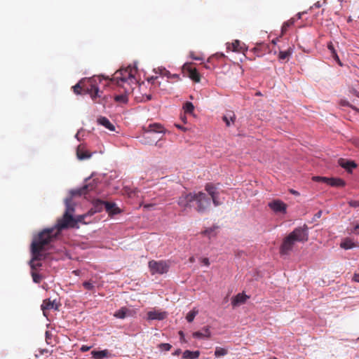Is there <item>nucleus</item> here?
<instances>
[{
	"instance_id": "1",
	"label": "nucleus",
	"mask_w": 359,
	"mask_h": 359,
	"mask_svg": "<svg viewBox=\"0 0 359 359\" xmlns=\"http://www.w3.org/2000/svg\"><path fill=\"white\" fill-rule=\"evenodd\" d=\"M53 228L46 229L35 236L31 244L32 259L29 265L32 271L41 266L40 261L44 259L43 252L46 250L48 245L53 240Z\"/></svg>"
},
{
	"instance_id": "2",
	"label": "nucleus",
	"mask_w": 359,
	"mask_h": 359,
	"mask_svg": "<svg viewBox=\"0 0 359 359\" xmlns=\"http://www.w3.org/2000/svg\"><path fill=\"white\" fill-rule=\"evenodd\" d=\"M137 72V69L135 65H129L126 68H121L116 71L110 81L123 87L126 93H130L133 86H136L137 83L135 77Z\"/></svg>"
},
{
	"instance_id": "3",
	"label": "nucleus",
	"mask_w": 359,
	"mask_h": 359,
	"mask_svg": "<svg viewBox=\"0 0 359 359\" xmlns=\"http://www.w3.org/2000/svg\"><path fill=\"white\" fill-rule=\"evenodd\" d=\"M65 203L66 210L63 217L57 219L55 228H53L54 238L57 236V235L59 234L62 230L69 227H74L78 222H82L84 217L83 215L79 216L77 219H75L73 217V213L74 212V204L71 197L66 198Z\"/></svg>"
},
{
	"instance_id": "4",
	"label": "nucleus",
	"mask_w": 359,
	"mask_h": 359,
	"mask_svg": "<svg viewBox=\"0 0 359 359\" xmlns=\"http://www.w3.org/2000/svg\"><path fill=\"white\" fill-rule=\"evenodd\" d=\"M308 229L306 224L295 228L283 239L280 248V254L281 255H288L292 250L295 242H306L309 240Z\"/></svg>"
},
{
	"instance_id": "5",
	"label": "nucleus",
	"mask_w": 359,
	"mask_h": 359,
	"mask_svg": "<svg viewBox=\"0 0 359 359\" xmlns=\"http://www.w3.org/2000/svg\"><path fill=\"white\" fill-rule=\"evenodd\" d=\"M102 80V76H94L82 81L83 91L85 93L89 94L91 99L96 103H102L100 100H97L102 97L103 93L100 90L98 86Z\"/></svg>"
},
{
	"instance_id": "6",
	"label": "nucleus",
	"mask_w": 359,
	"mask_h": 359,
	"mask_svg": "<svg viewBox=\"0 0 359 359\" xmlns=\"http://www.w3.org/2000/svg\"><path fill=\"white\" fill-rule=\"evenodd\" d=\"M164 133L165 129L161 124L157 123L149 124L147 128L144 129L143 134L144 143L147 144L157 143L161 137H157L156 135Z\"/></svg>"
},
{
	"instance_id": "7",
	"label": "nucleus",
	"mask_w": 359,
	"mask_h": 359,
	"mask_svg": "<svg viewBox=\"0 0 359 359\" xmlns=\"http://www.w3.org/2000/svg\"><path fill=\"white\" fill-rule=\"evenodd\" d=\"M194 201L196 203V210L200 213L206 212L210 207V197L202 191L194 192Z\"/></svg>"
},
{
	"instance_id": "8",
	"label": "nucleus",
	"mask_w": 359,
	"mask_h": 359,
	"mask_svg": "<svg viewBox=\"0 0 359 359\" xmlns=\"http://www.w3.org/2000/svg\"><path fill=\"white\" fill-rule=\"evenodd\" d=\"M148 266L152 275L163 274L169 269V265L165 261L151 260L148 263Z\"/></svg>"
},
{
	"instance_id": "9",
	"label": "nucleus",
	"mask_w": 359,
	"mask_h": 359,
	"mask_svg": "<svg viewBox=\"0 0 359 359\" xmlns=\"http://www.w3.org/2000/svg\"><path fill=\"white\" fill-rule=\"evenodd\" d=\"M183 71L196 83L201 81V76L197 69L191 64L186 63L183 65Z\"/></svg>"
},
{
	"instance_id": "10",
	"label": "nucleus",
	"mask_w": 359,
	"mask_h": 359,
	"mask_svg": "<svg viewBox=\"0 0 359 359\" xmlns=\"http://www.w3.org/2000/svg\"><path fill=\"white\" fill-rule=\"evenodd\" d=\"M194 201V192L189 193V194H183L178 199L177 203L178 205L186 209L187 208H190V203Z\"/></svg>"
},
{
	"instance_id": "11",
	"label": "nucleus",
	"mask_w": 359,
	"mask_h": 359,
	"mask_svg": "<svg viewBox=\"0 0 359 359\" xmlns=\"http://www.w3.org/2000/svg\"><path fill=\"white\" fill-rule=\"evenodd\" d=\"M268 205L276 213H286L287 205L280 200H273Z\"/></svg>"
},
{
	"instance_id": "12",
	"label": "nucleus",
	"mask_w": 359,
	"mask_h": 359,
	"mask_svg": "<svg viewBox=\"0 0 359 359\" xmlns=\"http://www.w3.org/2000/svg\"><path fill=\"white\" fill-rule=\"evenodd\" d=\"M96 184L95 182V180H92V182H89L88 184L84 185L83 187H81L79 189L72 191L71 194L72 195H85L88 194V192L94 190L95 189Z\"/></svg>"
},
{
	"instance_id": "13",
	"label": "nucleus",
	"mask_w": 359,
	"mask_h": 359,
	"mask_svg": "<svg viewBox=\"0 0 359 359\" xmlns=\"http://www.w3.org/2000/svg\"><path fill=\"white\" fill-rule=\"evenodd\" d=\"M167 316L168 313L165 311H162L160 310H152L147 313V319L149 320H162L166 318Z\"/></svg>"
},
{
	"instance_id": "14",
	"label": "nucleus",
	"mask_w": 359,
	"mask_h": 359,
	"mask_svg": "<svg viewBox=\"0 0 359 359\" xmlns=\"http://www.w3.org/2000/svg\"><path fill=\"white\" fill-rule=\"evenodd\" d=\"M51 309L57 310L55 301H51L49 299H44L41 304V310L43 311V315L47 316L46 311Z\"/></svg>"
},
{
	"instance_id": "15",
	"label": "nucleus",
	"mask_w": 359,
	"mask_h": 359,
	"mask_svg": "<svg viewBox=\"0 0 359 359\" xmlns=\"http://www.w3.org/2000/svg\"><path fill=\"white\" fill-rule=\"evenodd\" d=\"M76 156L79 160H84L89 158L91 156V154L86 149L85 145L80 144L76 149Z\"/></svg>"
},
{
	"instance_id": "16",
	"label": "nucleus",
	"mask_w": 359,
	"mask_h": 359,
	"mask_svg": "<svg viewBox=\"0 0 359 359\" xmlns=\"http://www.w3.org/2000/svg\"><path fill=\"white\" fill-rule=\"evenodd\" d=\"M192 336L194 338L209 339L211 337L210 327L208 326H205L203 327L201 331L194 332L192 334Z\"/></svg>"
},
{
	"instance_id": "17",
	"label": "nucleus",
	"mask_w": 359,
	"mask_h": 359,
	"mask_svg": "<svg viewBox=\"0 0 359 359\" xmlns=\"http://www.w3.org/2000/svg\"><path fill=\"white\" fill-rule=\"evenodd\" d=\"M338 164L343 168L346 169L348 172H351L352 169L357 166L354 161L344 158H339L338 160Z\"/></svg>"
},
{
	"instance_id": "18",
	"label": "nucleus",
	"mask_w": 359,
	"mask_h": 359,
	"mask_svg": "<svg viewBox=\"0 0 359 359\" xmlns=\"http://www.w3.org/2000/svg\"><path fill=\"white\" fill-rule=\"evenodd\" d=\"M248 299H249L248 296L243 293H238L232 299L231 304L233 306L235 307L240 304H244Z\"/></svg>"
},
{
	"instance_id": "19",
	"label": "nucleus",
	"mask_w": 359,
	"mask_h": 359,
	"mask_svg": "<svg viewBox=\"0 0 359 359\" xmlns=\"http://www.w3.org/2000/svg\"><path fill=\"white\" fill-rule=\"evenodd\" d=\"M106 211L109 215H116L120 212V209L116 207V205L109 202L103 203Z\"/></svg>"
},
{
	"instance_id": "20",
	"label": "nucleus",
	"mask_w": 359,
	"mask_h": 359,
	"mask_svg": "<svg viewBox=\"0 0 359 359\" xmlns=\"http://www.w3.org/2000/svg\"><path fill=\"white\" fill-rule=\"evenodd\" d=\"M97 122L99 124L103 126L110 131H114L115 130V126L109 121V120L106 117H100L97 119Z\"/></svg>"
},
{
	"instance_id": "21",
	"label": "nucleus",
	"mask_w": 359,
	"mask_h": 359,
	"mask_svg": "<svg viewBox=\"0 0 359 359\" xmlns=\"http://www.w3.org/2000/svg\"><path fill=\"white\" fill-rule=\"evenodd\" d=\"M331 187H343L346 185V182L341 178H329L328 184Z\"/></svg>"
},
{
	"instance_id": "22",
	"label": "nucleus",
	"mask_w": 359,
	"mask_h": 359,
	"mask_svg": "<svg viewBox=\"0 0 359 359\" xmlns=\"http://www.w3.org/2000/svg\"><path fill=\"white\" fill-rule=\"evenodd\" d=\"M205 190L208 193L210 197H212L217 194V187L212 183H207L205 185Z\"/></svg>"
},
{
	"instance_id": "23",
	"label": "nucleus",
	"mask_w": 359,
	"mask_h": 359,
	"mask_svg": "<svg viewBox=\"0 0 359 359\" xmlns=\"http://www.w3.org/2000/svg\"><path fill=\"white\" fill-rule=\"evenodd\" d=\"M91 354L95 359H102L109 355V351L107 349L103 351H93Z\"/></svg>"
},
{
	"instance_id": "24",
	"label": "nucleus",
	"mask_w": 359,
	"mask_h": 359,
	"mask_svg": "<svg viewBox=\"0 0 359 359\" xmlns=\"http://www.w3.org/2000/svg\"><path fill=\"white\" fill-rule=\"evenodd\" d=\"M200 352L198 351H191L189 350H186L183 353V358L185 359H196L199 357Z\"/></svg>"
},
{
	"instance_id": "25",
	"label": "nucleus",
	"mask_w": 359,
	"mask_h": 359,
	"mask_svg": "<svg viewBox=\"0 0 359 359\" xmlns=\"http://www.w3.org/2000/svg\"><path fill=\"white\" fill-rule=\"evenodd\" d=\"M222 119L226 123V126L229 127L231 123H234L236 120V115L233 112H231L229 114L224 115Z\"/></svg>"
},
{
	"instance_id": "26",
	"label": "nucleus",
	"mask_w": 359,
	"mask_h": 359,
	"mask_svg": "<svg viewBox=\"0 0 359 359\" xmlns=\"http://www.w3.org/2000/svg\"><path fill=\"white\" fill-rule=\"evenodd\" d=\"M227 48L235 52H241L242 50L241 43L238 40H235L231 44H229Z\"/></svg>"
},
{
	"instance_id": "27",
	"label": "nucleus",
	"mask_w": 359,
	"mask_h": 359,
	"mask_svg": "<svg viewBox=\"0 0 359 359\" xmlns=\"http://www.w3.org/2000/svg\"><path fill=\"white\" fill-rule=\"evenodd\" d=\"M128 311V309L127 308L122 307L114 313V316L117 318L123 319L126 317Z\"/></svg>"
},
{
	"instance_id": "28",
	"label": "nucleus",
	"mask_w": 359,
	"mask_h": 359,
	"mask_svg": "<svg viewBox=\"0 0 359 359\" xmlns=\"http://www.w3.org/2000/svg\"><path fill=\"white\" fill-rule=\"evenodd\" d=\"M340 246L345 250H348L355 247L356 245L351 240L347 238L341 243Z\"/></svg>"
},
{
	"instance_id": "29",
	"label": "nucleus",
	"mask_w": 359,
	"mask_h": 359,
	"mask_svg": "<svg viewBox=\"0 0 359 359\" xmlns=\"http://www.w3.org/2000/svg\"><path fill=\"white\" fill-rule=\"evenodd\" d=\"M198 313V310L196 309H193L191 311H190L187 316L186 319L189 323H191L194 320L196 316Z\"/></svg>"
},
{
	"instance_id": "30",
	"label": "nucleus",
	"mask_w": 359,
	"mask_h": 359,
	"mask_svg": "<svg viewBox=\"0 0 359 359\" xmlns=\"http://www.w3.org/2000/svg\"><path fill=\"white\" fill-rule=\"evenodd\" d=\"M294 18H291L289 20H287V22H284V24L282 26V29H281L282 34H284L287 32L288 28L294 25Z\"/></svg>"
},
{
	"instance_id": "31",
	"label": "nucleus",
	"mask_w": 359,
	"mask_h": 359,
	"mask_svg": "<svg viewBox=\"0 0 359 359\" xmlns=\"http://www.w3.org/2000/svg\"><path fill=\"white\" fill-rule=\"evenodd\" d=\"M183 109L185 113L192 114L194 110V106L191 102H187L183 106Z\"/></svg>"
},
{
	"instance_id": "32",
	"label": "nucleus",
	"mask_w": 359,
	"mask_h": 359,
	"mask_svg": "<svg viewBox=\"0 0 359 359\" xmlns=\"http://www.w3.org/2000/svg\"><path fill=\"white\" fill-rule=\"evenodd\" d=\"M227 353H228V351L226 349L222 348V347H217L215 349V355L216 357L224 356V355H226Z\"/></svg>"
},
{
	"instance_id": "33",
	"label": "nucleus",
	"mask_w": 359,
	"mask_h": 359,
	"mask_svg": "<svg viewBox=\"0 0 359 359\" xmlns=\"http://www.w3.org/2000/svg\"><path fill=\"white\" fill-rule=\"evenodd\" d=\"M291 55V52L290 50H285V51H280L278 54V58L280 60H284L289 57V56Z\"/></svg>"
},
{
	"instance_id": "34",
	"label": "nucleus",
	"mask_w": 359,
	"mask_h": 359,
	"mask_svg": "<svg viewBox=\"0 0 359 359\" xmlns=\"http://www.w3.org/2000/svg\"><path fill=\"white\" fill-rule=\"evenodd\" d=\"M72 88H73L74 93L75 94H77V95L81 94V90H83L82 81H80L79 83H78L77 84L74 86L72 87Z\"/></svg>"
},
{
	"instance_id": "35",
	"label": "nucleus",
	"mask_w": 359,
	"mask_h": 359,
	"mask_svg": "<svg viewBox=\"0 0 359 359\" xmlns=\"http://www.w3.org/2000/svg\"><path fill=\"white\" fill-rule=\"evenodd\" d=\"M114 99L118 102L126 103L128 102V97L126 94L116 95Z\"/></svg>"
},
{
	"instance_id": "36",
	"label": "nucleus",
	"mask_w": 359,
	"mask_h": 359,
	"mask_svg": "<svg viewBox=\"0 0 359 359\" xmlns=\"http://www.w3.org/2000/svg\"><path fill=\"white\" fill-rule=\"evenodd\" d=\"M32 277L33 281L36 283H39L42 280V276L39 273L35 272L34 271H32Z\"/></svg>"
},
{
	"instance_id": "37",
	"label": "nucleus",
	"mask_w": 359,
	"mask_h": 359,
	"mask_svg": "<svg viewBox=\"0 0 359 359\" xmlns=\"http://www.w3.org/2000/svg\"><path fill=\"white\" fill-rule=\"evenodd\" d=\"M312 180L315 182H323L328 184L329 177H320V176H314L312 177Z\"/></svg>"
},
{
	"instance_id": "38",
	"label": "nucleus",
	"mask_w": 359,
	"mask_h": 359,
	"mask_svg": "<svg viewBox=\"0 0 359 359\" xmlns=\"http://www.w3.org/2000/svg\"><path fill=\"white\" fill-rule=\"evenodd\" d=\"M212 201L215 206H219L221 205V202L219 201V194L210 197V202Z\"/></svg>"
},
{
	"instance_id": "39",
	"label": "nucleus",
	"mask_w": 359,
	"mask_h": 359,
	"mask_svg": "<svg viewBox=\"0 0 359 359\" xmlns=\"http://www.w3.org/2000/svg\"><path fill=\"white\" fill-rule=\"evenodd\" d=\"M158 347L161 351H168L172 348V346L168 343H162L158 345Z\"/></svg>"
},
{
	"instance_id": "40",
	"label": "nucleus",
	"mask_w": 359,
	"mask_h": 359,
	"mask_svg": "<svg viewBox=\"0 0 359 359\" xmlns=\"http://www.w3.org/2000/svg\"><path fill=\"white\" fill-rule=\"evenodd\" d=\"M83 286L88 290H93L94 289V285L91 281H86L83 283Z\"/></svg>"
},
{
	"instance_id": "41",
	"label": "nucleus",
	"mask_w": 359,
	"mask_h": 359,
	"mask_svg": "<svg viewBox=\"0 0 359 359\" xmlns=\"http://www.w3.org/2000/svg\"><path fill=\"white\" fill-rule=\"evenodd\" d=\"M332 55L333 57V58L334 59V60L340 65V66H343L341 60H339V57L336 52L335 50H333V53H332Z\"/></svg>"
},
{
	"instance_id": "42",
	"label": "nucleus",
	"mask_w": 359,
	"mask_h": 359,
	"mask_svg": "<svg viewBox=\"0 0 359 359\" xmlns=\"http://www.w3.org/2000/svg\"><path fill=\"white\" fill-rule=\"evenodd\" d=\"M340 104L342 105V106H348L350 107H351L352 109L358 111L359 112V109H357L356 107H353L352 105H351L348 102L346 101V100H341L340 101Z\"/></svg>"
},
{
	"instance_id": "43",
	"label": "nucleus",
	"mask_w": 359,
	"mask_h": 359,
	"mask_svg": "<svg viewBox=\"0 0 359 359\" xmlns=\"http://www.w3.org/2000/svg\"><path fill=\"white\" fill-rule=\"evenodd\" d=\"M348 204L351 207L358 208L359 207V201H350Z\"/></svg>"
},
{
	"instance_id": "44",
	"label": "nucleus",
	"mask_w": 359,
	"mask_h": 359,
	"mask_svg": "<svg viewBox=\"0 0 359 359\" xmlns=\"http://www.w3.org/2000/svg\"><path fill=\"white\" fill-rule=\"evenodd\" d=\"M158 71H159V74L163 75V76H169V75L170 74V72L168 71H167L166 69H158Z\"/></svg>"
},
{
	"instance_id": "45",
	"label": "nucleus",
	"mask_w": 359,
	"mask_h": 359,
	"mask_svg": "<svg viewBox=\"0 0 359 359\" xmlns=\"http://www.w3.org/2000/svg\"><path fill=\"white\" fill-rule=\"evenodd\" d=\"M179 335L180 337V341L182 343H185L187 342V340L185 339V337H184V332L182 331H180L179 332Z\"/></svg>"
},
{
	"instance_id": "46",
	"label": "nucleus",
	"mask_w": 359,
	"mask_h": 359,
	"mask_svg": "<svg viewBox=\"0 0 359 359\" xmlns=\"http://www.w3.org/2000/svg\"><path fill=\"white\" fill-rule=\"evenodd\" d=\"M358 230H359V224L357 223L354 226L353 229L351 230V232L354 233L358 234L359 233Z\"/></svg>"
},
{
	"instance_id": "47",
	"label": "nucleus",
	"mask_w": 359,
	"mask_h": 359,
	"mask_svg": "<svg viewBox=\"0 0 359 359\" xmlns=\"http://www.w3.org/2000/svg\"><path fill=\"white\" fill-rule=\"evenodd\" d=\"M201 262H202L204 265H205L206 266H208L210 265V262H209L208 258H206V257H205V258H202V259H201Z\"/></svg>"
},
{
	"instance_id": "48",
	"label": "nucleus",
	"mask_w": 359,
	"mask_h": 359,
	"mask_svg": "<svg viewBox=\"0 0 359 359\" xmlns=\"http://www.w3.org/2000/svg\"><path fill=\"white\" fill-rule=\"evenodd\" d=\"M90 348V346H86V345H83L80 350L82 351V352H86L88 351H89Z\"/></svg>"
},
{
	"instance_id": "49",
	"label": "nucleus",
	"mask_w": 359,
	"mask_h": 359,
	"mask_svg": "<svg viewBox=\"0 0 359 359\" xmlns=\"http://www.w3.org/2000/svg\"><path fill=\"white\" fill-rule=\"evenodd\" d=\"M213 231L214 230L212 229H206L203 232V233L205 235H208V234H210V233L213 232Z\"/></svg>"
},
{
	"instance_id": "50",
	"label": "nucleus",
	"mask_w": 359,
	"mask_h": 359,
	"mask_svg": "<svg viewBox=\"0 0 359 359\" xmlns=\"http://www.w3.org/2000/svg\"><path fill=\"white\" fill-rule=\"evenodd\" d=\"M154 206V203H147V204L144 205V208H147V209H149Z\"/></svg>"
},
{
	"instance_id": "51",
	"label": "nucleus",
	"mask_w": 359,
	"mask_h": 359,
	"mask_svg": "<svg viewBox=\"0 0 359 359\" xmlns=\"http://www.w3.org/2000/svg\"><path fill=\"white\" fill-rule=\"evenodd\" d=\"M353 280L359 283V273H355L353 276Z\"/></svg>"
},
{
	"instance_id": "52",
	"label": "nucleus",
	"mask_w": 359,
	"mask_h": 359,
	"mask_svg": "<svg viewBox=\"0 0 359 359\" xmlns=\"http://www.w3.org/2000/svg\"><path fill=\"white\" fill-rule=\"evenodd\" d=\"M327 48L330 50L331 53H333V50H334V46L332 43L328 44Z\"/></svg>"
},
{
	"instance_id": "53",
	"label": "nucleus",
	"mask_w": 359,
	"mask_h": 359,
	"mask_svg": "<svg viewBox=\"0 0 359 359\" xmlns=\"http://www.w3.org/2000/svg\"><path fill=\"white\" fill-rule=\"evenodd\" d=\"M354 95H355L356 97H358L359 98V92L356 91L355 90H352L351 91Z\"/></svg>"
},
{
	"instance_id": "54",
	"label": "nucleus",
	"mask_w": 359,
	"mask_h": 359,
	"mask_svg": "<svg viewBox=\"0 0 359 359\" xmlns=\"http://www.w3.org/2000/svg\"><path fill=\"white\" fill-rule=\"evenodd\" d=\"M313 6H314L316 8H320L322 5H321V4H320V1H318V2L315 3Z\"/></svg>"
},
{
	"instance_id": "55",
	"label": "nucleus",
	"mask_w": 359,
	"mask_h": 359,
	"mask_svg": "<svg viewBox=\"0 0 359 359\" xmlns=\"http://www.w3.org/2000/svg\"><path fill=\"white\" fill-rule=\"evenodd\" d=\"M176 127H177L178 128L182 130H185L186 129L183 127V126H181L180 125H175Z\"/></svg>"
},
{
	"instance_id": "56",
	"label": "nucleus",
	"mask_w": 359,
	"mask_h": 359,
	"mask_svg": "<svg viewBox=\"0 0 359 359\" xmlns=\"http://www.w3.org/2000/svg\"><path fill=\"white\" fill-rule=\"evenodd\" d=\"M189 262H190L191 263H194V262H195V258H194V257H191L189 258Z\"/></svg>"
},
{
	"instance_id": "57",
	"label": "nucleus",
	"mask_w": 359,
	"mask_h": 359,
	"mask_svg": "<svg viewBox=\"0 0 359 359\" xmlns=\"http://www.w3.org/2000/svg\"><path fill=\"white\" fill-rule=\"evenodd\" d=\"M290 192L293 194L298 195L299 193L297 191L291 190Z\"/></svg>"
},
{
	"instance_id": "58",
	"label": "nucleus",
	"mask_w": 359,
	"mask_h": 359,
	"mask_svg": "<svg viewBox=\"0 0 359 359\" xmlns=\"http://www.w3.org/2000/svg\"><path fill=\"white\" fill-rule=\"evenodd\" d=\"M320 215H321V211H319V212L316 214V216H317L318 217H320Z\"/></svg>"
},
{
	"instance_id": "59",
	"label": "nucleus",
	"mask_w": 359,
	"mask_h": 359,
	"mask_svg": "<svg viewBox=\"0 0 359 359\" xmlns=\"http://www.w3.org/2000/svg\"><path fill=\"white\" fill-rule=\"evenodd\" d=\"M302 13H299L297 14V16H298V18H299V19H300V18H302Z\"/></svg>"
},
{
	"instance_id": "60",
	"label": "nucleus",
	"mask_w": 359,
	"mask_h": 359,
	"mask_svg": "<svg viewBox=\"0 0 359 359\" xmlns=\"http://www.w3.org/2000/svg\"><path fill=\"white\" fill-rule=\"evenodd\" d=\"M147 100H150L151 99V95H148L147 97Z\"/></svg>"
},
{
	"instance_id": "61",
	"label": "nucleus",
	"mask_w": 359,
	"mask_h": 359,
	"mask_svg": "<svg viewBox=\"0 0 359 359\" xmlns=\"http://www.w3.org/2000/svg\"><path fill=\"white\" fill-rule=\"evenodd\" d=\"M173 77H177V74H174Z\"/></svg>"
},
{
	"instance_id": "62",
	"label": "nucleus",
	"mask_w": 359,
	"mask_h": 359,
	"mask_svg": "<svg viewBox=\"0 0 359 359\" xmlns=\"http://www.w3.org/2000/svg\"><path fill=\"white\" fill-rule=\"evenodd\" d=\"M194 59H195V60H199V58H198V57H194Z\"/></svg>"
}]
</instances>
